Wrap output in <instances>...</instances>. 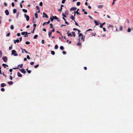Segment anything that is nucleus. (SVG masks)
Wrapping results in <instances>:
<instances>
[{"label": "nucleus", "mask_w": 133, "mask_h": 133, "mask_svg": "<svg viewBox=\"0 0 133 133\" xmlns=\"http://www.w3.org/2000/svg\"><path fill=\"white\" fill-rule=\"evenodd\" d=\"M67 34H68V37L69 36H72V35L71 34V33H68V32H67Z\"/></svg>", "instance_id": "nucleus-16"}, {"label": "nucleus", "mask_w": 133, "mask_h": 133, "mask_svg": "<svg viewBox=\"0 0 133 133\" xmlns=\"http://www.w3.org/2000/svg\"><path fill=\"white\" fill-rule=\"evenodd\" d=\"M38 36V35H35L34 36V39H35L37 38Z\"/></svg>", "instance_id": "nucleus-31"}, {"label": "nucleus", "mask_w": 133, "mask_h": 133, "mask_svg": "<svg viewBox=\"0 0 133 133\" xmlns=\"http://www.w3.org/2000/svg\"><path fill=\"white\" fill-rule=\"evenodd\" d=\"M4 5L6 6H7V4L6 3H4Z\"/></svg>", "instance_id": "nucleus-58"}, {"label": "nucleus", "mask_w": 133, "mask_h": 133, "mask_svg": "<svg viewBox=\"0 0 133 133\" xmlns=\"http://www.w3.org/2000/svg\"><path fill=\"white\" fill-rule=\"evenodd\" d=\"M69 41V40H67L66 41V42L67 43H68L69 44H70L71 43V41H70L69 42H68Z\"/></svg>", "instance_id": "nucleus-51"}, {"label": "nucleus", "mask_w": 133, "mask_h": 133, "mask_svg": "<svg viewBox=\"0 0 133 133\" xmlns=\"http://www.w3.org/2000/svg\"><path fill=\"white\" fill-rule=\"evenodd\" d=\"M52 17H53L54 19L57 20V21L58 22H59L60 21V20H58V18L56 16H52Z\"/></svg>", "instance_id": "nucleus-11"}, {"label": "nucleus", "mask_w": 133, "mask_h": 133, "mask_svg": "<svg viewBox=\"0 0 133 133\" xmlns=\"http://www.w3.org/2000/svg\"><path fill=\"white\" fill-rule=\"evenodd\" d=\"M58 46L57 45H56L55 46V48H54L55 49H58Z\"/></svg>", "instance_id": "nucleus-26"}, {"label": "nucleus", "mask_w": 133, "mask_h": 133, "mask_svg": "<svg viewBox=\"0 0 133 133\" xmlns=\"http://www.w3.org/2000/svg\"><path fill=\"white\" fill-rule=\"evenodd\" d=\"M10 28L11 29L13 30L14 29V26L13 25H11L10 26Z\"/></svg>", "instance_id": "nucleus-29"}, {"label": "nucleus", "mask_w": 133, "mask_h": 133, "mask_svg": "<svg viewBox=\"0 0 133 133\" xmlns=\"http://www.w3.org/2000/svg\"><path fill=\"white\" fill-rule=\"evenodd\" d=\"M6 86V85L4 83H2L1 85V87H4Z\"/></svg>", "instance_id": "nucleus-18"}, {"label": "nucleus", "mask_w": 133, "mask_h": 133, "mask_svg": "<svg viewBox=\"0 0 133 133\" xmlns=\"http://www.w3.org/2000/svg\"><path fill=\"white\" fill-rule=\"evenodd\" d=\"M11 5L12 7H14L15 6V4L14 2H12L11 3Z\"/></svg>", "instance_id": "nucleus-50"}, {"label": "nucleus", "mask_w": 133, "mask_h": 133, "mask_svg": "<svg viewBox=\"0 0 133 133\" xmlns=\"http://www.w3.org/2000/svg\"><path fill=\"white\" fill-rule=\"evenodd\" d=\"M24 16L25 18H26V20L27 21H29V16L27 15L26 14H24Z\"/></svg>", "instance_id": "nucleus-5"}, {"label": "nucleus", "mask_w": 133, "mask_h": 133, "mask_svg": "<svg viewBox=\"0 0 133 133\" xmlns=\"http://www.w3.org/2000/svg\"><path fill=\"white\" fill-rule=\"evenodd\" d=\"M17 76L19 77H22V75L19 72H17Z\"/></svg>", "instance_id": "nucleus-9"}, {"label": "nucleus", "mask_w": 133, "mask_h": 133, "mask_svg": "<svg viewBox=\"0 0 133 133\" xmlns=\"http://www.w3.org/2000/svg\"><path fill=\"white\" fill-rule=\"evenodd\" d=\"M50 28H53V25L52 24H50Z\"/></svg>", "instance_id": "nucleus-39"}, {"label": "nucleus", "mask_w": 133, "mask_h": 133, "mask_svg": "<svg viewBox=\"0 0 133 133\" xmlns=\"http://www.w3.org/2000/svg\"><path fill=\"white\" fill-rule=\"evenodd\" d=\"M88 17L91 20H93V18L90 16H89Z\"/></svg>", "instance_id": "nucleus-52"}, {"label": "nucleus", "mask_w": 133, "mask_h": 133, "mask_svg": "<svg viewBox=\"0 0 133 133\" xmlns=\"http://www.w3.org/2000/svg\"><path fill=\"white\" fill-rule=\"evenodd\" d=\"M81 36V39L83 41V42H84V37L83 35L82 34L80 33L79 34L78 37H80Z\"/></svg>", "instance_id": "nucleus-3"}, {"label": "nucleus", "mask_w": 133, "mask_h": 133, "mask_svg": "<svg viewBox=\"0 0 133 133\" xmlns=\"http://www.w3.org/2000/svg\"><path fill=\"white\" fill-rule=\"evenodd\" d=\"M36 24H34V31L35 29V28L36 26Z\"/></svg>", "instance_id": "nucleus-46"}, {"label": "nucleus", "mask_w": 133, "mask_h": 133, "mask_svg": "<svg viewBox=\"0 0 133 133\" xmlns=\"http://www.w3.org/2000/svg\"><path fill=\"white\" fill-rule=\"evenodd\" d=\"M51 54L53 55H54L55 54V52L54 51H51Z\"/></svg>", "instance_id": "nucleus-32"}, {"label": "nucleus", "mask_w": 133, "mask_h": 133, "mask_svg": "<svg viewBox=\"0 0 133 133\" xmlns=\"http://www.w3.org/2000/svg\"><path fill=\"white\" fill-rule=\"evenodd\" d=\"M103 7V5H98V8H102Z\"/></svg>", "instance_id": "nucleus-21"}, {"label": "nucleus", "mask_w": 133, "mask_h": 133, "mask_svg": "<svg viewBox=\"0 0 133 133\" xmlns=\"http://www.w3.org/2000/svg\"><path fill=\"white\" fill-rule=\"evenodd\" d=\"M64 14L66 15H68V12L67 11H65Z\"/></svg>", "instance_id": "nucleus-23"}, {"label": "nucleus", "mask_w": 133, "mask_h": 133, "mask_svg": "<svg viewBox=\"0 0 133 133\" xmlns=\"http://www.w3.org/2000/svg\"><path fill=\"white\" fill-rule=\"evenodd\" d=\"M2 55V52L1 51H0V58L1 57Z\"/></svg>", "instance_id": "nucleus-49"}, {"label": "nucleus", "mask_w": 133, "mask_h": 133, "mask_svg": "<svg viewBox=\"0 0 133 133\" xmlns=\"http://www.w3.org/2000/svg\"><path fill=\"white\" fill-rule=\"evenodd\" d=\"M1 90L2 91H5V89L4 88H2L1 89Z\"/></svg>", "instance_id": "nucleus-40"}, {"label": "nucleus", "mask_w": 133, "mask_h": 133, "mask_svg": "<svg viewBox=\"0 0 133 133\" xmlns=\"http://www.w3.org/2000/svg\"><path fill=\"white\" fill-rule=\"evenodd\" d=\"M8 83L9 85H12L13 84V82L12 81H11L9 82H8Z\"/></svg>", "instance_id": "nucleus-15"}, {"label": "nucleus", "mask_w": 133, "mask_h": 133, "mask_svg": "<svg viewBox=\"0 0 133 133\" xmlns=\"http://www.w3.org/2000/svg\"><path fill=\"white\" fill-rule=\"evenodd\" d=\"M94 22L96 25H98L99 24V23L95 20H94Z\"/></svg>", "instance_id": "nucleus-24"}, {"label": "nucleus", "mask_w": 133, "mask_h": 133, "mask_svg": "<svg viewBox=\"0 0 133 133\" xmlns=\"http://www.w3.org/2000/svg\"><path fill=\"white\" fill-rule=\"evenodd\" d=\"M22 11L24 12L25 13H26L27 12V10L25 9H22Z\"/></svg>", "instance_id": "nucleus-20"}, {"label": "nucleus", "mask_w": 133, "mask_h": 133, "mask_svg": "<svg viewBox=\"0 0 133 133\" xmlns=\"http://www.w3.org/2000/svg\"><path fill=\"white\" fill-rule=\"evenodd\" d=\"M19 71H21L22 73L25 74L26 73V72L24 69H19Z\"/></svg>", "instance_id": "nucleus-6"}, {"label": "nucleus", "mask_w": 133, "mask_h": 133, "mask_svg": "<svg viewBox=\"0 0 133 133\" xmlns=\"http://www.w3.org/2000/svg\"><path fill=\"white\" fill-rule=\"evenodd\" d=\"M25 32H22L21 33V34L23 35H24L25 34Z\"/></svg>", "instance_id": "nucleus-43"}, {"label": "nucleus", "mask_w": 133, "mask_h": 133, "mask_svg": "<svg viewBox=\"0 0 133 133\" xmlns=\"http://www.w3.org/2000/svg\"><path fill=\"white\" fill-rule=\"evenodd\" d=\"M20 66V68H22L23 67V65L22 64H21V65H18V66Z\"/></svg>", "instance_id": "nucleus-34"}, {"label": "nucleus", "mask_w": 133, "mask_h": 133, "mask_svg": "<svg viewBox=\"0 0 133 133\" xmlns=\"http://www.w3.org/2000/svg\"><path fill=\"white\" fill-rule=\"evenodd\" d=\"M26 57H27V58L28 59H30V57L29 56V55H27V56Z\"/></svg>", "instance_id": "nucleus-48"}, {"label": "nucleus", "mask_w": 133, "mask_h": 133, "mask_svg": "<svg viewBox=\"0 0 133 133\" xmlns=\"http://www.w3.org/2000/svg\"><path fill=\"white\" fill-rule=\"evenodd\" d=\"M43 17L44 18V17H45L46 18H48V15H47V14L45 13L44 12H43Z\"/></svg>", "instance_id": "nucleus-7"}, {"label": "nucleus", "mask_w": 133, "mask_h": 133, "mask_svg": "<svg viewBox=\"0 0 133 133\" xmlns=\"http://www.w3.org/2000/svg\"><path fill=\"white\" fill-rule=\"evenodd\" d=\"M62 53L64 55H65L66 54V52L64 51H63Z\"/></svg>", "instance_id": "nucleus-54"}, {"label": "nucleus", "mask_w": 133, "mask_h": 133, "mask_svg": "<svg viewBox=\"0 0 133 133\" xmlns=\"http://www.w3.org/2000/svg\"><path fill=\"white\" fill-rule=\"evenodd\" d=\"M3 61L5 62H6L7 61L8 58L6 56H4L2 58Z\"/></svg>", "instance_id": "nucleus-4"}, {"label": "nucleus", "mask_w": 133, "mask_h": 133, "mask_svg": "<svg viewBox=\"0 0 133 133\" xmlns=\"http://www.w3.org/2000/svg\"><path fill=\"white\" fill-rule=\"evenodd\" d=\"M36 8L37 10L38 11H36V12L35 13V18H38V14L37 13H39L40 12V8L39 6H36Z\"/></svg>", "instance_id": "nucleus-1"}, {"label": "nucleus", "mask_w": 133, "mask_h": 133, "mask_svg": "<svg viewBox=\"0 0 133 133\" xmlns=\"http://www.w3.org/2000/svg\"><path fill=\"white\" fill-rule=\"evenodd\" d=\"M74 21L75 22V23L76 25L79 26L80 27V26L75 21V20H74Z\"/></svg>", "instance_id": "nucleus-30"}, {"label": "nucleus", "mask_w": 133, "mask_h": 133, "mask_svg": "<svg viewBox=\"0 0 133 133\" xmlns=\"http://www.w3.org/2000/svg\"><path fill=\"white\" fill-rule=\"evenodd\" d=\"M50 19L51 22H52L53 21L54 18L53 17L52 18L51 17Z\"/></svg>", "instance_id": "nucleus-33"}, {"label": "nucleus", "mask_w": 133, "mask_h": 133, "mask_svg": "<svg viewBox=\"0 0 133 133\" xmlns=\"http://www.w3.org/2000/svg\"><path fill=\"white\" fill-rule=\"evenodd\" d=\"M72 36H73L74 37H75V34L74 31L72 32Z\"/></svg>", "instance_id": "nucleus-19"}, {"label": "nucleus", "mask_w": 133, "mask_h": 133, "mask_svg": "<svg viewBox=\"0 0 133 133\" xmlns=\"http://www.w3.org/2000/svg\"><path fill=\"white\" fill-rule=\"evenodd\" d=\"M103 30L105 32L106 31V29L105 28L103 27Z\"/></svg>", "instance_id": "nucleus-55"}, {"label": "nucleus", "mask_w": 133, "mask_h": 133, "mask_svg": "<svg viewBox=\"0 0 133 133\" xmlns=\"http://www.w3.org/2000/svg\"><path fill=\"white\" fill-rule=\"evenodd\" d=\"M10 33L9 32V33H8L7 34V35H6V36H7V37L9 36H10Z\"/></svg>", "instance_id": "nucleus-53"}, {"label": "nucleus", "mask_w": 133, "mask_h": 133, "mask_svg": "<svg viewBox=\"0 0 133 133\" xmlns=\"http://www.w3.org/2000/svg\"><path fill=\"white\" fill-rule=\"evenodd\" d=\"M39 5L41 6H42L43 5V3L42 2H41L40 3Z\"/></svg>", "instance_id": "nucleus-38"}, {"label": "nucleus", "mask_w": 133, "mask_h": 133, "mask_svg": "<svg viewBox=\"0 0 133 133\" xmlns=\"http://www.w3.org/2000/svg\"><path fill=\"white\" fill-rule=\"evenodd\" d=\"M120 30L121 31H122V26H121L120 27Z\"/></svg>", "instance_id": "nucleus-56"}, {"label": "nucleus", "mask_w": 133, "mask_h": 133, "mask_svg": "<svg viewBox=\"0 0 133 133\" xmlns=\"http://www.w3.org/2000/svg\"><path fill=\"white\" fill-rule=\"evenodd\" d=\"M16 51L15 50H12V55H13L15 56H17L18 55V54L16 53Z\"/></svg>", "instance_id": "nucleus-2"}, {"label": "nucleus", "mask_w": 133, "mask_h": 133, "mask_svg": "<svg viewBox=\"0 0 133 133\" xmlns=\"http://www.w3.org/2000/svg\"><path fill=\"white\" fill-rule=\"evenodd\" d=\"M22 50V53H24V52H23V51H25V52L26 53V54H30V53L28 52L26 50H25V49H23L22 48H20Z\"/></svg>", "instance_id": "nucleus-8"}, {"label": "nucleus", "mask_w": 133, "mask_h": 133, "mask_svg": "<svg viewBox=\"0 0 133 133\" xmlns=\"http://www.w3.org/2000/svg\"><path fill=\"white\" fill-rule=\"evenodd\" d=\"M21 35H20V33H18L17 34V36H20Z\"/></svg>", "instance_id": "nucleus-62"}, {"label": "nucleus", "mask_w": 133, "mask_h": 133, "mask_svg": "<svg viewBox=\"0 0 133 133\" xmlns=\"http://www.w3.org/2000/svg\"><path fill=\"white\" fill-rule=\"evenodd\" d=\"M16 11H17V10L16 9H13V13L14 14L16 12Z\"/></svg>", "instance_id": "nucleus-27"}, {"label": "nucleus", "mask_w": 133, "mask_h": 133, "mask_svg": "<svg viewBox=\"0 0 133 133\" xmlns=\"http://www.w3.org/2000/svg\"><path fill=\"white\" fill-rule=\"evenodd\" d=\"M25 44L27 45H28L30 44V42L28 41H26L25 42Z\"/></svg>", "instance_id": "nucleus-36"}, {"label": "nucleus", "mask_w": 133, "mask_h": 133, "mask_svg": "<svg viewBox=\"0 0 133 133\" xmlns=\"http://www.w3.org/2000/svg\"><path fill=\"white\" fill-rule=\"evenodd\" d=\"M65 23L67 25H69V23H68L67 22L65 21Z\"/></svg>", "instance_id": "nucleus-61"}, {"label": "nucleus", "mask_w": 133, "mask_h": 133, "mask_svg": "<svg viewBox=\"0 0 133 133\" xmlns=\"http://www.w3.org/2000/svg\"><path fill=\"white\" fill-rule=\"evenodd\" d=\"M76 4L78 6H79L80 4V3L79 2H78Z\"/></svg>", "instance_id": "nucleus-35"}, {"label": "nucleus", "mask_w": 133, "mask_h": 133, "mask_svg": "<svg viewBox=\"0 0 133 133\" xmlns=\"http://www.w3.org/2000/svg\"><path fill=\"white\" fill-rule=\"evenodd\" d=\"M47 25L46 22H44V23H43V26H44V25Z\"/></svg>", "instance_id": "nucleus-57"}, {"label": "nucleus", "mask_w": 133, "mask_h": 133, "mask_svg": "<svg viewBox=\"0 0 133 133\" xmlns=\"http://www.w3.org/2000/svg\"><path fill=\"white\" fill-rule=\"evenodd\" d=\"M14 41L15 44H16V42L18 43L19 42V40L18 39H17L16 40H14Z\"/></svg>", "instance_id": "nucleus-14"}, {"label": "nucleus", "mask_w": 133, "mask_h": 133, "mask_svg": "<svg viewBox=\"0 0 133 133\" xmlns=\"http://www.w3.org/2000/svg\"><path fill=\"white\" fill-rule=\"evenodd\" d=\"M105 24V22H104L103 23H102V24L101 23H100V27L102 28L103 27V26Z\"/></svg>", "instance_id": "nucleus-12"}, {"label": "nucleus", "mask_w": 133, "mask_h": 133, "mask_svg": "<svg viewBox=\"0 0 133 133\" xmlns=\"http://www.w3.org/2000/svg\"><path fill=\"white\" fill-rule=\"evenodd\" d=\"M51 34H52V33L51 32L49 31L48 32V35H49V38L51 37Z\"/></svg>", "instance_id": "nucleus-22"}, {"label": "nucleus", "mask_w": 133, "mask_h": 133, "mask_svg": "<svg viewBox=\"0 0 133 133\" xmlns=\"http://www.w3.org/2000/svg\"><path fill=\"white\" fill-rule=\"evenodd\" d=\"M38 66H39V64H38L34 66V68H37V67H38Z\"/></svg>", "instance_id": "nucleus-45"}, {"label": "nucleus", "mask_w": 133, "mask_h": 133, "mask_svg": "<svg viewBox=\"0 0 133 133\" xmlns=\"http://www.w3.org/2000/svg\"><path fill=\"white\" fill-rule=\"evenodd\" d=\"M55 31V30L54 28H53L52 30L50 32H51L52 33V32H54Z\"/></svg>", "instance_id": "nucleus-41"}, {"label": "nucleus", "mask_w": 133, "mask_h": 133, "mask_svg": "<svg viewBox=\"0 0 133 133\" xmlns=\"http://www.w3.org/2000/svg\"><path fill=\"white\" fill-rule=\"evenodd\" d=\"M5 12L6 15H8L9 14V12L7 10H6L5 11Z\"/></svg>", "instance_id": "nucleus-10"}, {"label": "nucleus", "mask_w": 133, "mask_h": 133, "mask_svg": "<svg viewBox=\"0 0 133 133\" xmlns=\"http://www.w3.org/2000/svg\"><path fill=\"white\" fill-rule=\"evenodd\" d=\"M81 45V44L79 43H79L77 44V45Z\"/></svg>", "instance_id": "nucleus-63"}, {"label": "nucleus", "mask_w": 133, "mask_h": 133, "mask_svg": "<svg viewBox=\"0 0 133 133\" xmlns=\"http://www.w3.org/2000/svg\"><path fill=\"white\" fill-rule=\"evenodd\" d=\"M62 16L64 17H66V16L64 14V13H62Z\"/></svg>", "instance_id": "nucleus-42"}, {"label": "nucleus", "mask_w": 133, "mask_h": 133, "mask_svg": "<svg viewBox=\"0 0 133 133\" xmlns=\"http://www.w3.org/2000/svg\"><path fill=\"white\" fill-rule=\"evenodd\" d=\"M64 6V5L63 4H62L61 5V9H62V7H63Z\"/></svg>", "instance_id": "nucleus-60"}, {"label": "nucleus", "mask_w": 133, "mask_h": 133, "mask_svg": "<svg viewBox=\"0 0 133 133\" xmlns=\"http://www.w3.org/2000/svg\"><path fill=\"white\" fill-rule=\"evenodd\" d=\"M127 31L128 32H130L131 31V29L130 28H129L128 30Z\"/></svg>", "instance_id": "nucleus-37"}, {"label": "nucleus", "mask_w": 133, "mask_h": 133, "mask_svg": "<svg viewBox=\"0 0 133 133\" xmlns=\"http://www.w3.org/2000/svg\"><path fill=\"white\" fill-rule=\"evenodd\" d=\"M10 79L11 80H12V76H10Z\"/></svg>", "instance_id": "nucleus-64"}, {"label": "nucleus", "mask_w": 133, "mask_h": 133, "mask_svg": "<svg viewBox=\"0 0 133 133\" xmlns=\"http://www.w3.org/2000/svg\"><path fill=\"white\" fill-rule=\"evenodd\" d=\"M65 0H62V3L63 4L65 3Z\"/></svg>", "instance_id": "nucleus-47"}, {"label": "nucleus", "mask_w": 133, "mask_h": 133, "mask_svg": "<svg viewBox=\"0 0 133 133\" xmlns=\"http://www.w3.org/2000/svg\"><path fill=\"white\" fill-rule=\"evenodd\" d=\"M2 65L4 67V68H5L6 67L5 66L8 67V65L5 64H3Z\"/></svg>", "instance_id": "nucleus-17"}, {"label": "nucleus", "mask_w": 133, "mask_h": 133, "mask_svg": "<svg viewBox=\"0 0 133 133\" xmlns=\"http://www.w3.org/2000/svg\"><path fill=\"white\" fill-rule=\"evenodd\" d=\"M27 72L29 74H30L31 72V71L30 70H28L27 71Z\"/></svg>", "instance_id": "nucleus-59"}, {"label": "nucleus", "mask_w": 133, "mask_h": 133, "mask_svg": "<svg viewBox=\"0 0 133 133\" xmlns=\"http://www.w3.org/2000/svg\"><path fill=\"white\" fill-rule=\"evenodd\" d=\"M70 18L73 20H75L74 17L73 16H71L70 17Z\"/></svg>", "instance_id": "nucleus-28"}, {"label": "nucleus", "mask_w": 133, "mask_h": 133, "mask_svg": "<svg viewBox=\"0 0 133 133\" xmlns=\"http://www.w3.org/2000/svg\"><path fill=\"white\" fill-rule=\"evenodd\" d=\"M12 45L11 46H10L9 47V50H11L12 49Z\"/></svg>", "instance_id": "nucleus-44"}, {"label": "nucleus", "mask_w": 133, "mask_h": 133, "mask_svg": "<svg viewBox=\"0 0 133 133\" xmlns=\"http://www.w3.org/2000/svg\"><path fill=\"white\" fill-rule=\"evenodd\" d=\"M76 9H77L76 8V7H72L70 9V11H73V10H76Z\"/></svg>", "instance_id": "nucleus-13"}, {"label": "nucleus", "mask_w": 133, "mask_h": 133, "mask_svg": "<svg viewBox=\"0 0 133 133\" xmlns=\"http://www.w3.org/2000/svg\"><path fill=\"white\" fill-rule=\"evenodd\" d=\"M60 49L61 50H63L64 49V48L62 46H61L60 47Z\"/></svg>", "instance_id": "nucleus-25"}]
</instances>
